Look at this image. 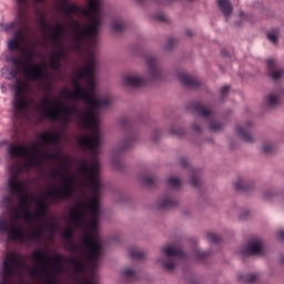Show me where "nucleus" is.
I'll list each match as a JSON object with an SVG mask.
<instances>
[{
	"instance_id": "obj_1",
	"label": "nucleus",
	"mask_w": 284,
	"mask_h": 284,
	"mask_svg": "<svg viewBox=\"0 0 284 284\" xmlns=\"http://www.w3.org/2000/svg\"><path fill=\"white\" fill-rule=\"evenodd\" d=\"M99 68V62L94 57L92 50L89 51V59L87 65L78 71V79H84L87 88L81 87L79 81L73 82L74 91L68 88L62 90V97L64 99H77L87 103V110L80 111L74 105H67L65 103L58 101L57 106L50 108L52 101L48 98L42 100L40 108H42V116L49 121H58L61 125H68L74 123V121H81L85 128L91 130V134L85 135L79 140L78 145L83 152L91 151L92 160L88 163L85 160H80L79 172L87 179V187L91 192L89 201L79 200L74 205H101V191L103 190V182L99 176L101 172V163L99 162V148L101 146V131L99 130V116L97 110L110 108L112 105V98H97V82L94 74Z\"/></svg>"
},
{
	"instance_id": "obj_2",
	"label": "nucleus",
	"mask_w": 284,
	"mask_h": 284,
	"mask_svg": "<svg viewBox=\"0 0 284 284\" xmlns=\"http://www.w3.org/2000/svg\"><path fill=\"white\" fill-rule=\"evenodd\" d=\"M60 8L67 17H70V14H83L90 22L87 27L74 22L75 33L70 44L72 52L83 54L84 45H88L90 50H94L98 43L97 37L99 36V28H101L103 0H89L85 8L72 4L68 0H61Z\"/></svg>"
},
{
	"instance_id": "obj_3",
	"label": "nucleus",
	"mask_w": 284,
	"mask_h": 284,
	"mask_svg": "<svg viewBox=\"0 0 284 284\" xmlns=\"http://www.w3.org/2000/svg\"><path fill=\"white\" fill-rule=\"evenodd\" d=\"M59 170L51 171L50 176L52 179H60L62 181L61 186H52L47 191V199H51L53 203H61V201H68L71 196H74V175H70L65 172L72 168V162L69 160H62Z\"/></svg>"
},
{
	"instance_id": "obj_4",
	"label": "nucleus",
	"mask_w": 284,
	"mask_h": 284,
	"mask_svg": "<svg viewBox=\"0 0 284 284\" xmlns=\"http://www.w3.org/2000/svg\"><path fill=\"white\" fill-rule=\"evenodd\" d=\"M18 6V20L6 26V30H13V38L8 41V49L11 51L22 50L21 44L26 43V8L28 0H16Z\"/></svg>"
},
{
	"instance_id": "obj_5",
	"label": "nucleus",
	"mask_w": 284,
	"mask_h": 284,
	"mask_svg": "<svg viewBox=\"0 0 284 284\" xmlns=\"http://www.w3.org/2000/svg\"><path fill=\"white\" fill-rule=\"evenodd\" d=\"M82 247L87 254L92 273L87 281H80L78 284H99V277L93 271L99 267V258L103 256V244L99 240H94V236L91 234L85 233L82 240Z\"/></svg>"
},
{
	"instance_id": "obj_6",
	"label": "nucleus",
	"mask_w": 284,
	"mask_h": 284,
	"mask_svg": "<svg viewBox=\"0 0 284 284\" xmlns=\"http://www.w3.org/2000/svg\"><path fill=\"white\" fill-rule=\"evenodd\" d=\"M6 233L8 234L9 241H18L19 243H30V241H41L43 239V227L41 226L27 232L19 226H14L12 222L0 217V234Z\"/></svg>"
},
{
	"instance_id": "obj_7",
	"label": "nucleus",
	"mask_w": 284,
	"mask_h": 284,
	"mask_svg": "<svg viewBox=\"0 0 284 284\" xmlns=\"http://www.w3.org/2000/svg\"><path fill=\"white\" fill-rule=\"evenodd\" d=\"M119 125L122 130H128V133L118 141L114 150H113V159L112 165L116 170H123V163L116 156L119 154H123V152H128V150H132L134 148V143H136V134L130 131V121L128 118H122L119 120Z\"/></svg>"
},
{
	"instance_id": "obj_8",
	"label": "nucleus",
	"mask_w": 284,
	"mask_h": 284,
	"mask_svg": "<svg viewBox=\"0 0 284 284\" xmlns=\"http://www.w3.org/2000/svg\"><path fill=\"white\" fill-rule=\"evenodd\" d=\"M40 152L41 149L37 144H31L30 148L28 145L11 144L8 148L9 159H27L28 168H34V165L39 164Z\"/></svg>"
},
{
	"instance_id": "obj_9",
	"label": "nucleus",
	"mask_w": 284,
	"mask_h": 284,
	"mask_svg": "<svg viewBox=\"0 0 284 284\" xmlns=\"http://www.w3.org/2000/svg\"><path fill=\"white\" fill-rule=\"evenodd\" d=\"M32 258L36 263H41L30 270V276L32 278H41V276H45L48 272H50V262L53 263H63V255L55 253L53 257H50L45 251H34L32 253Z\"/></svg>"
},
{
	"instance_id": "obj_10",
	"label": "nucleus",
	"mask_w": 284,
	"mask_h": 284,
	"mask_svg": "<svg viewBox=\"0 0 284 284\" xmlns=\"http://www.w3.org/2000/svg\"><path fill=\"white\" fill-rule=\"evenodd\" d=\"M162 257L158 258V263L166 272H174L179 263V258H185V252L183 248H179L174 245H165L161 248Z\"/></svg>"
},
{
	"instance_id": "obj_11",
	"label": "nucleus",
	"mask_w": 284,
	"mask_h": 284,
	"mask_svg": "<svg viewBox=\"0 0 284 284\" xmlns=\"http://www.w3.org/2000/svg\"><path fill=\"white\" fill-rule=\"evenodd\" d=\"M189 108L201 118L191 125V130L193 134H201L203 132V123H205L203 119H210L213 114L212 104L196 101L192 102Z\"/></svg>"
},
{
	"instance_id": "obj_12",
	"label": "nucleus",
	"mask_w": 284,
	"mask_h": 284,
	"mask_svg": "<svg viewBox=\"0 0 284 284\" xmlns=\"http://www.w3.org/2000/svg\"><path fill=\"white\" fill-rule=\"evenodd\" d=\"M28 109V100L26 99V82L17 80L14 83V116L19 119L23 116Z\"/></svg>"
},
{
	"instance_id": "obj_13",
	"label": "nucleus",
	"mask_w": 284,
	"mask_h": 284,
	"mask_svg": "<svg viewBox=\"0 0 284 284\" xmlns=\"http://www.w3.org/2000/svg\"><path fill=\"white\" fill-rule=\"evenodd\" d=\"M8 187L11 196H13V199H18L19 203H31L26 183L19 180L17 175H11L9 178Z\"/></svg>"
},
{
	"instance_id": "obj_14",
	"label": "nucleus",
	"mask_w": 284,
	"mask_h": 284,
	"mask_svg": "<svg viewBox=\"0 0 284 284\" xmlns=\"http://www.w3.org/2000/svg\"><path fill=\"white\" fill-rule=\"evenodd\" d=\"M146 75L150 81H163L165 79L166 73L159 64V58L154 55L146 57Z\"/></svg>"
},
{
	"instance_id": "obj_15",
	"label": "nucleus",
	"mask_w": 284,
	"mask_h": 284,
	"mask_svg": "<svg viewBox=\"0 0 284 284\" xmlns=\"http://www.w3.org/2000/svg\"><path fill=\"white\" fill-rule=\"evenodd\" d=\"M241 256H263L265 254V244L261 239L250 240L240 248Z\"/></svg>"
},
{
	"instance_id": "obj_16",
	"label": "nucleus",
	"mask_w": 284,
	"mask_h": 284,
	"mask_svg": "<svg viewBox=\"0 0 284 284\" xmlns=\"http://www.w3.org/2000/svg\"><path fill=\"white\" fill-rule=\"evenodd\" d=\"M27 81H41L45 74V68L39 63L20 65Z\"/></svg>"
},
{
	"instance_id": "obj_17",
	"label": "nucleus",
	"mask_w": 284,
	"mask_h": 284,
	"mask_svg": "<svg viewBox=\"0 0 284 284\" xmlns=\"http://www.w3.org/2000/svg\"><path fill=\"white\" fill-rule=\"evenodd\" d=\"M122 85L129 90H139L148 85V80L141 73H129L123 77Z\"/></svg>"
},
{
	"instance_id": "obj_18",
	"label": "nucleus",
	"mask_w": 284,
	"mask_h": 284,
	"mask_svg": "<svg viewBox=\"0 0 284 284\" xmlns=\"http://www.w3.org/2000/svg\"><path fill=\"white\" fill-rule=\"evenodd\" d=\"M62 239H64V247L69 252H81V244L74 242V229L72 226L67 227L61 233Z\"/></svg>"
},
{
	"instance_id": "obj_19",
	"label": "nucleus",
	"mask_w": 284,
	"mask_h": 284,
	"mask_svg": "<svg viewBox=\"0 0 284 284\" xmlns=\"http://www.w3.org/2000/svg\"><path fill=\"white\" fill-rule=\"evenodd\" d=\"M47 199H50L51 203H59V202L52 201V197H48V192H47L45 196L40 197L39 201L37 202V209L34 210V212H31L32 222L34 221V219L37 221H43V219L48 216V204L45 203Z\"/></svg>"
},
{
	"instance_id": "obj_20",
	"label": "nucleus",
	"mask_w": 284,
	"mask_h": 284,
	"mask_svg": "<svg viewBox=\"0 0 284 284\" xmlns=\"http://www.w3.org/2000/svg\"><path fill=\"white\" fill-rule=\"evenodd\" d=\"M267 63V77L271 81H281L283 79L284 70L278 68L275 59H268Z\"/></svg>"
},
{
	"instance_id": "obj_21",
	"label": "nucleus",
	"mask_w": 284,
	"mask_h": 284,
	"mask_svg": "<svg viewBox=\"0 0 284 284\" xmlns=\"http://www.w3.org/2000/svg\"><path fill=\"white\" fill-rule=\"evenodd\" d=\"M235 133L244 143H254V136H252V122H246L245 126L237 125Z\"/></svg>"
},
{
	"instance_id": "obj_22",
	"label": "nucleus",
	"mask_w": 284,
	"mask_h": 284,
	"mask_svg": "<svg viewBox=\"0 0 284 284\" xmlns=\"http://www.w3.org/2000/svg\"><path fill=\"white\" fill-rule=\"evenodd\" d=\"M34 59H37V51L34 49H31L24 51V59L19 57H12L11 63L19 68V65H29V63H33L32 61H34Z\"/></svg>"
},
{
	"instance_id": "obj_23",
	"label": "nucleus",
	"mask_w": 284,
	"mask_h": 284,
	"mask_svg": "<svg viewBox=\"0 0 284 284\" xmlns=\"http://www.w3.org/2000/svg\"><path fill=\"white\" fill-rule=\"evenodd\" d=\"M31 202H19L18 210L16 211L14 219H24L32 223V212H30Z\"/></svg>"
},
{
	"instance_id": "obj_24",
	"label": "nucleus",
	"mask_w": 284,
	"mask_h": 284,
	"mask_svg": "<svg viewBox=\"0 0 284 284\" xmlns=\"http://www.w3.org/2000/svg\"><path fill=\"white\" fill-rule=\"evenodd\" d=\"M281 99H283V92L281 88H277L265 97V103L267 108H278L281 105Z\"/></svg>"
},
{
	"instance_id": "obj_25",
	"label": "nucleus",
	"mask_w": 284,
	"mask_h": 284,
	"mask_svg": "<svg viewBox=\"0 0 284 284\" xmlns=\"http://www.w3.org/2000/svg\"><path fill=\"white\" fill-rule=\"evenodd\" d=\"M176 205H179V200L170 194L162 195L158 201L159 210H172Z\"/></svg>"
},
{
	"instance_id": "obj_26",
	"label": "nucleus",
	"mask_w": 284,
	"mask_h": 284,
	"mask_svg": "<svg viewBox=\"0 0 284 284\" xmlns=\"http://www.w3.org/2000/svg\"><path fill=\"white\" fill-rule=\"evenodd\" d=\"M234 190L236 192H251V190H254L255 184L252 180H245V179H237L233 183Z\"/></svg>"
},
{
	"instance_id": "obj_27",
	"label": "nucleus",
	"mask_w": 284,
	"mask_h": 284,
	"mask_svg": "<svg viewBox=\"0 0 284 284\" xmlns=\"http://www.w3.org/2000/svg\"><path fill=\"white\" fill-rule=\"evenodd\" d=\"M178 77L181 83L185 85V88H201V81L192 78V75L187 74L186 72H180L178 73Z\"/></svg>"
},
{
	"instance_id": "obj_28",
	"label": "nucleus",
	"mask_w": 284,
	"mask_h": 284,
	"mask_svg": "<svg viewBox=\"0 0 284 284\" xmlns=\"http://www.w3.org/2000/svg\"><path fill=\"white\" fill-rule=\"evenodd\" d=\"M67 263L72 267L74 274H81L85 272V264H83V260L78 256H69L67 258Z\"/></svg>"
},
{
	"instance_id": "obj_29",
	"label": "nucleus",
	"mask_w": 284,
	"mask_h": 284,
	"mask_svg": "<svg viewBox=\"0 0 284 284\" xmlns=\"http://www.w3.org/2000/svg\"><path fill=\"white\" fill-rule=\"evenodd\" d=\"M38 138L40 139V141H42V144H44L45 146L48 145H57V143H59V140L61 139V136L58 133H39Z\"/></svg>"
},
{
	"instance_id": "obj_30",
	"label": "nucleus",
	"mask_w": 284,
	"mask_h": 284,
	"mask_svg": "<svg viewBox=\"0 0 284 284\" xmlns=\"http://www.w3.org/2000/svg\"><path fill=\"white\" fill-rule=\"evenodd\" d=\"M64 32L65 28L61 23H57L52 28L51 39L55 43V45H61V43H63V39L61 37H63Z\"/></svg>"
},
{
	"instance_id": "obj_31",
	"label": "nucleus",
	"mask_w": 284,
	"mask_h": 284,
	"mask_svg": "<svg viewBox=\"0 0 284 284\" xmlns=\"http://www.w3.org/2000/svg\"><path fill=\"white\" fill-rule=\"evenodd\" d=\"M125 28H128V22H125L122 17L118 16L113 18L111 22L112 32H114L115 34H121V32H123Z\"/></svg>"
},
{
	"instance_id": "obj_32",
	"label": "nucleus",
	"mask_w": 284,
	"mask_h": 284,
	"mask_svg": "<svg viewBox=\"0 0 284 284\" xmlns=\"http://www.w3.org/2000/svg\"><path fill=\"white\" fill-rule=\"evenodd\" d=\"M217 8L220 12H222L223 17H225L226 21L230 14L234 12V7H232V3L230 0H216Z\"/></svg>"
},
{
	"instance_id": "obj_33",
	"label": "nucleus",
	"mask_w": 284,
	"mask_h": 284,
	"mask_svg": "<svg viewBox=\"0 0 284 284\" xmlns=\"http://www.w3.org/2000/svg\"><path fill=\"white\" fill-rule=\"evenodd\" d=\"M237 281L242 284H252L258 281V274L251 273V274H240L237 276Z\"/></svg>"
},
{
	"instance_id": "obj_34",
	"label": "nucleus",
	"mask_w": 284,
	"mask_h": 284,
	"mask_svg": "<svg viewBox=\"0 0 284 284\" xmlns=\"http://www.w3.org/2000/svg\"><path fill=\"white\" fill-rule=\"evenodd\" d=\"M210 132H223L225 130V123L216 120H209L207 122Z\"/></svg>"
},
{
	"instance_id": "obj_35",
	"label": "nucleus",
	"mask_w": 284,
	"mask_h": 284,
	"mask_svg": "<svg viewBox=\"0 0 284 284\" xmlns=\"http://www.w3.org/2000/svg\"><path fill=\"white\" fill-rule=\"evenodd\" d=\"M142 185H146L148 187H152V185H156L159 183V176L156 175H144L141 178Z\"/></svg>"
},
{
	"instance_id": "obj_36",
	"label": "nucleus",
	"mask_w": 284,
	"mask_h": 284,
	"mask_svg": "<svg viewBox=\"0 0 284 284\" xmlns=\"http://www.w3.org/2000/svg\"><path fill=\"white\" fill-rule=\"evenodd\" d=\"M210 256H212V252H210V251H203V250L194 251V258L196 261H200V262L207 261V258H210Z\"/></svg>"
},
{
	"instance_id": "obj_37",
	"label": "nucleus",
	"mask_w": 284,
	"mask_h": 284,
	"mask_svg": "<svg viewBox=\"0 0 284 284\" xmlns=\"http://www.w3.org/2000/svg\"><path fill=\"white\" fill-rule=\"evenodd\" d=\"M129 256L134 261H143V258H145V253L138 248L131 247L129 248Z\"/></svg>"
},
{
	"instance_id": "obj_38",
	"label": "nucleus",
	"mask_w": 284,
	"mask_h": 284,
	"mask_svg": "<svg viewBox=\"0 0 284 284\" xmlns=\"http://www.w3.org/2000/svg\"><path fill=\"white\" fill-rule=\"evenodd\" d=\"M281 194V191L278 189H267L264 191L263 196L265 201H274L278 195Z\"/></svg>"
},
{
	"instance_id": "obj_39",
	"label": "nucleus",
	"mask_w": 284,
	"mask_h": 284,
	"mask_svg": "<svg viewBox=\"0 0 284 284\" xmlns=\"http://www.w3.org/2000/svg\"><path fill=\"white\" fill-rule=\"evenodd\" d=\"M166 185H168V187L179 190V189H181V179H179L174 175H171L166 179Z\"/></svg>"
},
{
	"instance_id": "obj_40",
	"label": "nucleus",
	"mask_w": 284,
	"mask_h": 284,
	"mask_svg": "<svg viewBox=\"0 0 284 284\" xmlns=\"http://www.w3.org/2000/svg\"><path fill=\"white\" fill-rule=\"evenodd\" d=\"M260 150L262 154H274L276 146L272 142H264Z\"/></svg>"
},
{
	"instance_id": "obj_41",
	"label": "nucleus",
	"mask_w": 284,
	"mask_h": 284,
	"mask_svg": "<svg viewBox=\"0 0 284 284\" xmlns=\"http://www.w3.org/2000/svg\"><path fill=\"white\" fill-rule=\"evenodd\" d=\"M59 51H54L53 53H51L53 57H55V59H59L61 61V59H65L67 53H65V47L63 45V42H60V44H55Z\"/></svg>"
},
{
	"instance_id": "obj_42",
	"label": "nucleus",
	"mask_w": 284,
	"mask_h": 284,
	"mask_svg": "<svg viewBox=\"0 0 284 284\" xmlns=\"http://www.w3.org/2000/svg\"><path fill=\"white\" fill-rule=\"evenodd\" d=\"M49 61L51 70H61V60H59V58H55L53 54H51Z\"/></svg>"
},
{
	"instance_id": "obj_43",
	"label": "nucleus",
	"mask_w": 284,
	"mask_h": 284,
	"mask_svg": "<svg viewBox=\"0 0 284 284\" xmlns=\"http://www.w3.org/2000/svg\"><path fill=\"white\" fill-rule=\"evenodd\" d=\"M122 275L124 276V278H126L128 281H134V278H136V271L132 270V268H124L122 271Z\"/></svg>"
},
{
	"instance_id": "obj_44",
	"label": "nucleus",
	"mask_w": 284,
	"mask_h": 284,
	"mask_svg": "<svg viewBox=\"0 0 284 284\" xmlns=\"http://www.w3.org/2000/svg\"><path fill=\"white\" fill-rule=\"evenodd\" d=\"M170 133L172 136H183L185 134V129L181 126H172Z\"/></svg>"
},
{
	"instance_id": "obj_45",
	"label": "nucleus",
	"mask_w": 284,
	"mask_h": 284,
	"mask_svg": "<svg viewBox=\"0 0 284 284\" xmlns=\"http://www.w3.org/2000/svg\"><path fill=\"white\" fill-rule=\"evenodd\" d=\"M190 183L193 185V187H200L201 185V178L196 173H192Z\"/></svg>"
},
{
	"instance_id": "obj_46",
	"label": "nucleus",
	"mask_w": 284,
	"mask_h": 284,
	"mask_svg": "<svg viewBox=\"0 0 284 284\" xmlns=\"http://www.w3.org/2000/svg\"><path fill=\"white\" fill-rule=\"evenodd\" d=\"M206 241L209 243H221V236L214 233H207Z\"/></svg>"
},
{
	"instance_id": "obj_47",
	"label": "nucleus",
	"mask_w": 284,
	"mask_h": 284,
	"mask_svg": "<svg viewBox=\"0 0 284 284\" xmlns=\"http://www.w3.org/2000/svg\"><path fill=\"white\" fill-rule=\"evenodd\" d=\"M240 221H247L250 219V210L242 209L239 215Z\"/></svg>"
},
{
	"instance_id": "obj_48",
	"label": "nucleus",
	"mask_w": 284,
	"mask_h": 284,
	"mask_svg": "<svg viewBox=\"0 0 284 284\" xmlns=\"http://www.w3.org/2000/svg\"><path fill=\"white\" fill-rule=\"evenodd\" d=\"M227 92H230L229 85H224L221 88L220 95H219L220 101H223V99H225V97H227Z\"/></svg>"
},
{
	"instance_id": "obj_49",
	"label": "nucleus",
	"mask_w": 284,
	"mask_h": 284,
	"mask_svg": "<svg viewBox=\"0 0 284 284\" xmlns=\"http://www.w3.org/2000/svg\"><path fill=\"white\" fill-rule=\"evenodd\" d=\"M179 41L174 38H170L166 42L165 50H172Z\"/></svg>"
},
{
	"instance_id": "obj_50",
	"label": "nucleus",
	"mask_w": 284,
	"mask_h": 284,
	"mask_svg": "<svg viewBox=\"0 0 284 284\" xmlns=\"http://www.w3.org/2000/svg\"><path fill=\"white\" fill-rule=\"evenodd\" d=\"M178 163L180 168H187V165H190V160L185 156H181L179 158Z\"/></svg>"
},
{
	"instance_id": "obj_51",
	"label": "nucleus",
	"mask_w": 284,
	"mask_h": 284,
	"mask_svg": "<svg viewBox=\"0 0 284 284\" xmlns=\"http://www.w3.org/2000/svg\"><path fill=\"white\" fill-rule=\"evenodd\" d=\"M161 136H163V133L160 130L153 131V134H152L153 143H158L160 141Z\"/></svg>"
},
{
	"instance_id": "obj_52",
	"label": "nucleus",
	"mask_w": 284,
	"mask_h": 284,
	"mask_svg": "<svg viewBox=\"0 0 284 284\" xmlns=\"http://www.w3.org/2000/svg\"><path fill=\"white\" fill-rule=\"evenodd\" d=\"M114 201L115 203H125V195L123 193H115Z\"/></svg>"
},
{
	"instance_id": "obj_53",
	"label": "nucleus",
	"mask_w": 284,
	"mask_h": 284,
	"mask_svg": "<svg viewBox=\"0 0 284 284\" xmlns=\"http://www.w3.org/2000/svg\"><path fill=\"white\" fill-rule=\"evenodd\" d=\"M154 19L159 23H165V21H168V18L165 17V14H155Z\"/></svg>"
},
{
	"instance_id": "obj_54",
	"label": "nucleus",
	"mask_w": 284,
	"mask_h": 284,
	"mask_svg": "<svg viewBox=\"0 0 284 284\" xmlns=\"http://www.w3.org/2000/svg\"><path fill=\"white\" fill-rule=\"evenodd\" d=\"M49 160L50 161H61V155L59 153L49 152Z\"/></svg>"
},
{
	"instance_id": "obj_55",
	"label": "nucleus",
	"mask_w": 284,
	"mask_h": 284,
	"mask_svg": "<svg viewBox=\"0 0 284 284\" xmlns=\"http://www.w3.org/2000/svg\"><path fill=\"white\" fill-rule=\"evenodd\" d=\"M38 159H50V152L40 150V153L38 154Z\"/></svg>"
},
{
	"instance_id": "obj_56",
	"label": "nucleus",
	"mask_w": 284,
	"mask_h": 284,
	"mask_svg": "<svg viewBox=\"0 0 284 284\" xmlns=\"http://www.w3.org/2000/svg\"><path fill=\"white\" fill-rule=\"evenodd\" d=\"M267 39L271 41V43H276V41H278V38L275 33H267Z\"/></svg>"
},
{
	"instance_id": "obj_57",
	"label": "nucleus",
	"mask_w": 284,
	"mask_h": 284,
	"mask_svg": "<svg viewBox=\"0 0 284 284\" xmlns=\"http://www.w3.org/2000/svg\"><path fill=\"white\" fill-rule=\"evenodd\" d=\"M276 237H277V241H283L284 242V230L277 231Z\"/></svg>"
},
{
	"instance_id": "obj_58",
	"label": "nucleus",
	"mask_w": 284,
	"mask_h": 284,
	"mask_svg": "<svg viewBox=\"0 0 284 284\" xmlns=\"http://www.w3.org/2000/svg\"><path fill=\"white\" fill-rule=\"evenodd\" d=\"M50 230H51L52 234H54V230H57V224L51 223L50 224Z\"/></svg>"
},
{
	"instance_id": "obj_59",
	"label": "nucleus",
	"mask_w": 284,
	"mask_h": 284,
	"mask_svg": "<svg viewBox=\"0 0 284 284\" xmlns=\"http://www.w3.org/2000/svg\"><path fill=\"white\" fill-rule=\"evenodd\" d=\"M186 37L191 38L194 37V33L192 32V30H186L185 31Z\"/></svg>"
},
{
	"instance_id": "obj_60",
	"label": "nucleus",
	"mask_w": 284,
	"mask_h": 284,
	"mask_svg": "<svg viewBox=\"0 0 284 284\" xmlns=\"http://www.w3.org/2000/svg\"><path fill=\"white\" fill-rule=\"evenodd\" d=\"M221 55L222 57H230V52H227V50H222Z\"/></svg>"
},
{
	"instance_id": "obj_61",
	"label": "nucleus",
	"mask_w": 284,
	"mask_h": 284,
	"mask_svg": "<svg viewBox=\"0 0 284 284\" xmlns=\"http://www.w3.org/2000/svg\"><path fill=\"white\" fill-rule=\"evenodd\" d=\"M231 210H239V204L233 203V204L231 205Z\"/></svg>"
},
{
	"instance_id": "obj_62",
	"label": "nucleus",
	"mask_w": 284,
	"mask_h": 284,
	"mask_svg": "<svg viewBox=\"0 0 284 284\" xmlns=\"http://www.w3.org/2000/svg\"><path fill=\"white\" fill-rule=\"evenodd\" d=\"M40 23H41L42 28H45V20L43 18L40 19Z\"/></svg>"
},
{
	"instance_id": "obj_63",
	"label": "nucleus",
	"mask_w": 284,
	"mask_h": 284,
	"mask_svg": "<svg viewBox=\"0 0 284 284\" xmlns=\"http://www.w3.org/2000/svg\"><path fill=\"white\" fill-rule=\"evenodd\" d=\"M4 203H10V196L4 197Z\"/></svg>"
},
{
	"instance_id": "obj_64",
	"label": "nucleus",
	"mask_w": 284,
	"mask_h": 284,
	"mask_svg": "<svg viewBox=\"0 0 284 284\" xmlns=\"http://www.w3.org/2000/svg\"><path fill=\"white\" fill-rule=\"evenodd\" d=\"M280 263H281V265L284 266V255L281 257Z\"/></svg>"
}]
</instances>
